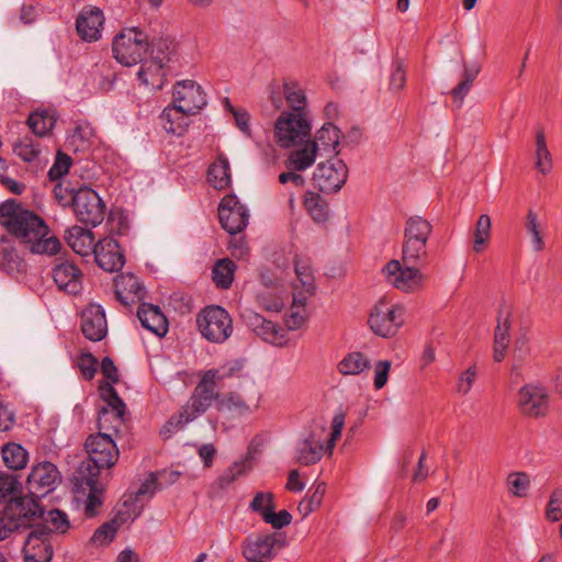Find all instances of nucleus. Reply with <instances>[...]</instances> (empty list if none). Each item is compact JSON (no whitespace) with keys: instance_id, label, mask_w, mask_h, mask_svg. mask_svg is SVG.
Instances as JSON below:
<instances>
[{"instance_id":"f257e3e1","label":"nucleus","mask_w":562,"mask_h":562,"mask_svg":"<svg viewBox=\"0 0 562 562\" xmlns=\"http://www.w3.org/2000/svg\"><path fill=\"white\" fill-rule=\"evenodd\" d=\"M0 225L23 243L32 254L53 256L61 248L59 239L49 236L48 226L42 217L13 201L0 205Z\"/></svg>"},{"instance_id":"f03ea898","label":"nucleus","mask_w":562,"mask_h":562,"mask_svg":"<svg viewBox=\"0 0 562 562\" xmlns=\"http://www.w3.org/2000/svg\"><path fill=\"white\" fill-rule=\"evenodd\" d=\"M345 426V415L338 413L331 423V432L328 436L324 425H315L302 435L295 446V457L300 464H315L326 452L331 453L336 441L340 438Z\"/></svg>"},{"instance_id":"7ed1b4c3","label":"nucleus","mask_w":562,"mask_h":562,"mask_svg":"<svg viewBox=\"0 0 562 562\" xmlns=\"http://www.w3.org/2000/svg\"><path fill=\"white\" fill-rule=\"evenodd\" d=\"M86 450L89 456V462L80 468V472L83 474L85 469L88 471V475L91 481L98 480L100 470L112 468L120 456L119 448L112 438L110 432H98L91 435L86 441Z\"/></svg>"},{"instance_id":"20e7f679","label":"nucleus","mask_w":562,"mask_h":562,"mask_svg":"<svg viewBox=\"0 0 562 562\" xmlns=\"http://www.w3.org/2000/svg\"><path fill=\"white\" fill-rule=\"evenodd\" d=\"M195 322L201 336L212 344L225 342L234 330L229 313L218 305H210L201 310Z\"/></svg>"},{"instance_id":"39448f33","label":"nucleus","mask_w":562,"mask_h":562,"mask_svg":"<svg viewBox=\"0 0 562 562\" xmlns=\"http://www.w3.org/2000/svg\"><path fill=\"white\" fill-rule=\"evenodd\" d=\"M149 50L147 35L136 29H125L116 34L112 42L114 58L123 66H133L143 60Z\"/></svg>"},{"instance_id":"423d86ee","label":"nucleus","mask_w":562,"mask_h":562,"mask_svg":"<svg viewBox=\"0 0 562 562\" xmlns=\"http://www.w3.org/2000/svg\"><path fill=\"white\" fill-rule=\"evenodd\" d=\"M311 122L306 113L283 111L274 123L277 143L289 148L305 142L311 134Z\"/></svg>"},{"instance_id":"0eeeda50","label":"nucleus","mask_w":562,"mask_h":562,"mask_svg":"<svg viewBox=\"0 0 562 562\" xmlns=\"http://www.w3.org/2000/svg\"><path fill=\"white\" fill-rule=\"evenodd\" d=\"M368 322L374 334L391 337L404 324V307L382 297L372 308Z\"/></svg>"},{"instance_id":"6e6552de","label":"nucleus","mask_w":562,"mask_h":562,"mask_svg":"<svg viewBox=\"0 0 562 562\" xmlns=\"http://www.w3.org/2000/svg\"><path fill=\"white\" fill-rule=\"evenodd\" d=\"M214 373H203L194 387L188 402L182 406V417L186 422H193L207 412L220 397L217 385L213 382Z\"/></svg>"},{"instance_id":"1a4fd4ad","label":"nucleus","mask_w":562,"mask_h":562,"mask_svg":"<svg viewBox=\"0 0 562 562\" xmlns=\"http://www.w3.org/2000/svg\"><path fill=\"white\" fill-rule=\"evenodd\" d=\"M72 209L77 220L86 225L95 227L104 220V202L98 192L87 186L79 187L72 195Z\"/></svg>"},{"instance_id":"9d476101","label":"nucleus","mask_w":562,"mask_h":562,"mask_svg":"<svg viewBox=\"0 0 562 562\" xmlns=\"http://www.w3.org/2000/svg\"><path fill=\"white\" fill-rule=\"evenodd\" d=\"M420 265H404L402 260H391L383 269L387 282L405 293H415L424 288L426 277Z\"/></svg>"},{"instance_id":"9b49d317","label":"nucleus","mask_w":562,"mask_h":562,"mask_svg":"<svg viewBox=\"0 0 562 562\" xmlns=\"http://www.w3.org/2000/svg\"><path fill=\"white\" fill-rule=\"evenodd\" d=\"M100 392L106 405L99 411V428L102 432L116 434L124 425L126 405L111 384L101 385Z\"/></svg>"},{"instance_id":"f8f14e48","label":"nucleus","mask_w":562,"mask_h":562,"mask_svg":"<svg viewBox=\"0 0 562 562\" xmlns=\"http://www.w3.org/2000/svg\"><path fill=\"white\" fill-rule=\"evenodd\" d=\"M285 541L276 533H259L241 543V555L246 562H270L277 558Z\"/></svg>"},{"instance_id":"ddd939ff","label":"nucleus","mask_w":562,"mask_h":562,"mask_svg":"<svg viewBox=\"0 0 562 562\" xmlns=\"http://www.w3.org/2000/svg\"><path fill=\"white\" fill-rule=\"evenodd\" d=\"M61 481L57 467L49 461L34 463L26 477V488L30 495L42 498L56 490Z\"/></svg>"},{"instance_id":"4468645a","label":"nucleus","mask_w":562,"mask_h":562,"mask_svg":"<svg viewBox=\"0 0 562 562\" xmlns=\"http://www.w3.org/2000/svg\"><path fill=\"white\" fill-rule=\"evenodd\" d=\"M35 498L32 495L14 496L9 499L3 508L9 520L13 522L15 530L33 528L34 521L43 516L44 512Z\"/></svg>"},{"instance_id":"2eb2a0df","label":"nucleus","mask_w":562,"mask_h":562,"mask_svg":"<svg viewBox=\"0 0 562 562\" xmlns=\"http://www.w3.org/2000/svg\"><path fill=\"white\" fill-rule=\"evenodd\" d=\"M24 562H48L53 557L52 531L44 525L34 526L23 543Z\"/></svg>"},{"instance_id":"dca6fc26","label":"nucleus","mask_w":562,"mask_h":562,"mask_svg":"<svg viewBox=\"0 0 562 562\" xmlns=\"http://www.w3.org/2000/svg\"><path fill=\"white\" fill-rule=\"evenodd\" d=\"M173 104L182 113L194 115L206 105V94L193 80L177 81L173 86Z\"/></svg>"},{"instance_id":"f3484780","label":"nucleus","mask_w":562,"mask_h":562,"mask_svg":"<svg viewBox=\"0 0 562 562\" xmlns=\"http://www.w3.org/2000/svg\"><path fill=\"white\" fill-rule=\"evenodd\" d=\"M348 177V168L340 159H331L317 165L313 180L315 186L323 192H337L345 184Z\"/></svg>"},{"instance_id":"a211bd4d","label":"nucleus","mask_w":562,"mask_h":562,"mask_svg":"<svg viewBox=\"0 0 562 562\" xmlns=\"http://www.w3.org/2000/svg\"><path fill=\"white\" fill-rule=\"evenodd\" d=\"M218 217L223 228L233 235L241 232L247 226L249 213L236 195L228 194L220 203Z\"/></svg>"},{"instance_id":"6ab92c4d","label":"nucleus","mask_w":562,"mask_h":562,"mask_svg":"<svg viewBox=\"0 0 562 562\" xmlns=\"http://www.w3.org/2000/svg\"><path fill=\"white\" fill-rule=\"evenodd\" d=\"M241 318L245 325L262 340L274 346H282L285 342L282 328L278 327L271 321H267L257 312L246 310L243 312Z\"/></svg>"},{"instance_id":"aec40b11","label":"nucleus","mask_w":562,"mask_h":562,"mask_svg":"<svg viewBox=\"0 0 562 562\" xmlns=\"http://www.w3.org/2000/svg\"><path fill=\"white\" fill-rule=\"evenodd\" d=\"M549 395L544 387L526 384L518 393V405L521 412L530 417H542L548 409Z\"/></svg>"},{"instance_id":"412c9836","label":"nucleus","mask_w":562,"mask_h":562,"mask_svg":"<svg viewBox=\"0 0 562 562\" xmlns=\"http://www.w3.org/2000/svg\"><path fill=\"white\" fill-rule=\"evenodd\" d=\"M93 255L97 265L108 272L119 271L125 263V257L117 241L111 237L99 240L94 246Z\"/></svg>"},{"instance_id":"4be33fe9","label":"nucleus","mask_w":562,"mask_h":562,"mask_svg":"<svg viewBox=\"0 0 562 562\" xmlns=\"http://www.w3.org/2000/svg\"><path fill=\"white\" fill-rule=\"evenodd\" d=\"M81 330L91 341L102 340L108 333L105 312L99 304H90L81 314Z\"/></svg>"},{"instance_id":"5701e85b","label":"nucleus","mask_w":562,"mask_h":562,"mask_svg":"<svg viewBox=\"0 0 562 562\" xmlns=\"http://www.w3.org/2000/svg\"><path fill=\"white\" fill-rule=\"evenodd\" d=\"M104 16L97 7H86L82 9L76 21L78 35L86 42L98 41L101 36Z\"/></svg>"},{"instance_id":"b1692460","label":"nucleus","mask_w":562,"mask_h":562,"mask_svg":"<svg viewBox=\"0 0 562 562\" xmlns=\"http://www.w3.org/2000/svg\"><path fill=\"white\" fill-rule=\"evenodd\" d=\"M116 300L125 306L139 302L145 297V288L133 273H123L114 279Z\"/></svg>"},{"instance_id":"393cba45","label":"nucleus","mask_w":562,"mask_h":562,"mask_svg":"<svg viewBox=\"0 0 562 562\" xmlns=\"http://www.w3.org/2000/svg\"><path fill=\"white\" fill-rule=\"evenodd\" d=\"M53 279L60 291L78 294L82 289L81 271L71 262L64 261L53 268Z\"/></svg>"},{"instance_id":"a878e982","label":"nucleus","mask_w":562,"mask_h":562,"mask_svg":"<svg viewBox=\"0 0 562 562\" xmlns=\"http://www.w3.org/2000/svg\"><path fill=\"white\" fill-rule=\"evenodd\" d=\"M137 317L144 328L158 337H164L167 334L168 322L159 306L143 303L138 307Z\"/></svg>"},{"instance_id":"bb28decb","label":"nucleus","mask_w":562,"mask_h":562,"mask_svg":"<svg viewBox=\"0 0 562 562\" xmlns=\"http://www.w3.org/2000/svg\"><path fill=\"white\" fill-rule=\"evenodd\" d=\"M510 326L509 311L501 310L497 316V326L494 331L493 358L495 362H502L506 357L510 337Z\"/></svg>"},{"instance_id":"cd10ccee","label":"nucleus","mask_w":562,"mask_h":562,"mask_svg":"<svg viewBox=\"0 0 562 562\" xmlns=\"http://www.w3.org/2000/svg\"><path fill=\"white\" fill-rule=\"evenodd\" d=\"M142 65L137 71V78L142 85L150 90H160L165 82V65L149 58L140 61Z\"/></svg>"},{"instance_id":"c85d7f7f","label":"nucleus","mask_w":562,"mask_h":562,"mask_svg":"<svg viewBox=\"0 0 562 562\" xmlns=\"http://www.w3.org/2000/svg\"><path fill=\"white\" fill-rule=\"evenodd\" d=\"M340 131L333 124L327 123L317 131L315 138L308 140L312 146H315L316 151L322 154L335 153L339 145Z\"/></svg>"},{"instance_id":"c756f323","label":"nucleus","mask_w":562,"mask_h":562,"mask_svg":"<svg viewBox=\"0 0 562 562\" xmlns=\"http://www.w3.org/2000/svg\"><path fill=\"white\" fill-rule=\"evenodd\" d=\"M187 116L189 114L182 113L176 104L169 105L164 109L160 114L162 128L172 135H182L188 126Z\"/></svg>"},{"instance_id":"7c9ffc66","label":"nucleus","mask_w":562,"mask_h":562,"mask_svg":"<svg viewBox=\"0 0 562 562\" xmlns=\"http://www.w3.org/2000/svg\"><path fill=\"white\" fill-rule=\"evenodd\" d=\"M150 58L168 66L178 60V43L171 37H161L151 43Z\"/></svg>"},{"instance_id":"2f4dec72","label":"nucleus","mask_w":562,"mask_h":562,"mask_svg":"<svg viewBox=\"0 0 562 562\" xmlns=\"http://www.w3.org/2000/svg\"><path fill=\"white\" fill-rule=\"evenodd\" d=\"M67 239L71 249L80 256L85 257L94 252V235L89 229L74 226L69 231Z\"/></svg>"},{"instance_id":"473e14b6","label":"nucleus","mask_w":562,"mask_h":562,"mask_svg":"<svg viewBox=\"0 0 562 562\" xmlns=\"http://www.w3.org/2000/svg\"><path fill=\"white\" fill-rule=\"evenodd\" d=\"M432 233V225L430 222L422 216L415 215L406 220L403 238L408 240H418V243L427 241Z\"/></svg>"},{"instance_id":"72a5a7b5","label":"nucleus","mask_w":562,"mask_h":562,"mask_svg":"<svg viewBox=\"0 0 562 562\" xmlns=\"http://www.w3.org/2000/svg\"><path fill=\"white\" fill-rule=\"evenodd\" d=\"M207 180L216 190H224L231 186L229 162L224 156L220 155L209 167Z\"/></svg>"},{"instance_id":"f704fd0d","label":"nucleus","mask_w":562,"mask_h":562,"mask_svg":"<svg viewBox=\"0 0 562 562\" xmlns=\"http://www.w3.org/2000/svg\"><path fill=\"white\" fill-rule=\"evenodd\" d=\"M317 155L319 154L316 151L315 146H312L307 140L301 149L290 153L285 160V167L288 170L304 171L315 162Z\"/></svg>"},{"instance_id":"c9c22d12","label":"nucleus","mask_w":562,"mask_h":562,"mask_svg":"<svg viewBox=\"0 0 562 562\" xmlns=\"http://www.w3.org/2000/svg\"><path fill=\"white\" fill-rule=\"evenodd\" d=\"M307 296L302 292L293 293V302L288 315L285 316V326L289 330L301 328L307 319L306 312Z\"/></svg>"},{"instance_id":"e433bc0d","label":"nucleus","mask_w":562,"mask_h":562,"mask_svg":"<svg viewBox=\"0 0 562 562\" xmlns=\"http://www.w3.org/2000/svg\"><path fill=\"white\" fill-rule=\"evenodd\" d=\"M535 168L543 176L549 175L553 168L552 155L547 146L543 130L536 132Z\"/></svg>"},{"instance_id":"4c0bfd02","label":"nucleus","mask_w":562,"mask_h":562,"mask_svg":"<svg viewBox=\"0 0 562 562\" xmlns=\"http://www.w3.org/2000/svg\"><path fill=\"white\" fill-rule=\"evenodd\" d=\"M2 460L11 470H22L29 462V452L20 443L8 442L1 449Z\"/></svg>"},{"instance_id":"58836bf2","label":"nucleus","mask_w":562,"mask_h":562,"mask_svg":"<svg viewBox=\"0 0 562 562\" xmlns=\"http://www.w3.org/2000/svg\"><path fill=\"white\" fill-rule=\"evenodd\" d=\"M428 257L427 245L403 238L401 260L404 265H423Z\"/></svg>"},{"instance_id":"ea45409f","label":"nucleus","mask_w":562,"mask_h":562,"mask_svg":"<svg viewBox=\"0 0 562 562\" xmlns=\"http://www.w3.org/2000/svg\"><path fill=\"white\" fill-rule=\"evenodd\" d=\"M283 94L292 109V113H306V95L296 81L285 80L283 83Z\"/></svg>"},{"instance_id":"a19ab883","label":"nucleus","mask_w":562,"mask_h":562,"mask_svg":"<svg viewBox=\"0 0 562 562\" xmlns=\"http://www.w3.org/2000/svg\"><path fill=\"white\" fill-rule=\"evenodd\" d=\"M370 368L369 359L361 352H350L338 363V371L344 375H356Z\"/></svg>"},{"instance_id":"79ce46f5","label":"nucleus","mask_w":562,"mask_h":562,"mask_svg":"<svg viewBox=\"0 0 562 562\" xmlns=\"http://www.w3.org/2000/svg\"><path fill=\"white\" fill-rule=\"evenodd\" d=\"M235 270L236 265L233 260L228 258L217 260L212 270L216 286L228 289L233 283Z\"/></svg>"},{"instance_id":"37998d69","label":"nucleus","mask_w":562,"mask_h":562,"mask_svg":"<svg viewBox=\"0 0 562 562\" xmlns=\"http://www.w3.org/2000/svg\"><path fill=\"white\" fill-rule=\"evenodd\" d=\"M492 234V222L487 214H482L475 224L473 231V251L481 254L485 250L487 243L491 239Z\"/></svg>"},{"instance_id":"c03bdc74","label":"nucleus","mask_w":562,"mask_h":562,"mask_svg":"<svg viewBox=\"0 0 562 562\" xmlns=\"http://www.w3.org/2000/svg\"><path fill=\"white\" fill-rule=\"evenodd\" d=\"M304 206L316 223H324L328 218L326 201L315 192H307L304 196Z\"/></svg>"},{"instance_id":"a18cd8bd","label":"nucleus","mask_w":562,"mask_h":562,"mask_svg":"<svg viewBox=\"0 0 562 562\" xmlns=\"http://www.w3.org/2000/svg\"><path fill=\"white\" fill-rule=\"evenodd\" d=\"M295 273L299 284H295L294 292H302L307 297L312 296L315 291L314 276L310 265L305 261H295Z\"/></svg>"},{"instance_id":"49530a36","label":"nucleus","mask_w":562,"mask_h":562,"mask_svg":"<svg viewBox=\"0 0 562 562\" xmlns=\"http://www.w3.org/2000/svg\"><path fill=\"white\" fill-rule=\"evenodd\" d=\"M55 122V116L48 111H34L27 119L29 127L37 136H44L49 133Z\"/></svg>"},{"instance_id":"de8ad7c7","label":"nucleus","mask_w":562,"mask_h":562,"mask_svg":"<svg viewBox=\"0 0 562 562\" xmlns=\"http://www.w3.org/2000/svg\"><path fill=\"white\" fill-rule=\"evenodd\" d=\"M86 484L89 486L90 492L83 501V513L88 518H92L99 514L102 505V492L97 487L98 480L91 481L90 476L83 475Z\"/></svg>"},{"instance_id":"09e8293b","label":"nucleus","mask_w":562,"mask_h":562,"mask_svg":"<svg viewBox=\"0 0 562 562\" xmlns=\"http://www.w3.org/2000/svg\"><path fill=\"white\" fill-rule=\"evenodd\" d=\"M506 487L510 495L524 498L530 488V477L526 472H512L506 477Z\"/></svg>"},{"instance_id":"8fccbe9b","label":"nucleus","mask_w":562,"mask_h":562,"mask_svg":"<svg viewBox=\"0 0 562 562\" xmlns=\"http://www.w3.org/2000/svg\"><path fill=\"white\" fill-rule=\"evenodd\" d=\"M14 153L26 162H36L40 161L42 148L40 143L30 137H24L15 144Z\"/></svg>"},{"instance_id":"3c124183","label":"nucleus","mask_w":562,"mask_h":562,"mask_svg":"<svg viewBox=\"0 0 562 562\" xmlns=\"http://www.w3.org/2000/svg\"><path fill=\"white\" fill-rule=\"evenodd\" d=\"M244 361L240 359L229 361L217 369L206 370L204 373H214L213 382L218 385L225 379L241 376Z\"/></svg>"},{"instance_id":"603ef678","label":"nucleus","mask_w":562,"mask_h":562,"mask_svg":"<svg viewBox=\"0 0 562 562\" xmlns=\"http://www.w3.org/2000/svg\"><path fill=\"white\" fill-rule=\"evenodd\" d=\"M93 136V128L89 123H78L72 133L69 135V143L76 147V150L85 149L91 137Z\"/></svg>"},{"instance_id":"864d4df0","label":"nucleus","mask_w":562,"mask_h":562,"mask_svg":"<svg viewBox=\"0 0 562 562\" xmlns=\"http://www.w3.org/2000/svg\"><path fill=\"white\" fill-rule=\"evenodd\" d=\"M249 509L260 515H263L271 509H276L274 495L271 492H257L249 503Z\"/></svg>"},{"instance_id":"5fc2aeb1","label":"nucleus","mask_w":562,"mask_h":562,"mask_svg":"<svg viewBox=\"0 0 562 562\" xmlns=\"http://www.w3.org/2000/svg\"><path fill=\"white\" fill-rule=\"evenodd\" d=\"M525 227L527 234L530 236L532 249L535 251H541L544 248V241L539 229L537 214L533 211L528 212Z\"/></svg>"},{"instance_id":"6e6d98bb","label":"nucleus","mask_w":562,"mask_h":562,"mask_svg":"<svg viewBox=\"0 0 562 562\" xmlns=\"http://www.w3.org/2000/svg\"><path fill=\"white\" fill-rule=\"evenodd\" d=\"M82 376L90 381L94 378L98 371V359L88 351H82L77 360Z\"/></svg>"},{"instance_id":"4d7b16f0","label":"nucleus","mask_w":562,"mask_h":562,"mask_svg":"<svg viewBox=\"0 0 562 562\" xmlns=\"http://www.w3.org/2000/svg\"><path fill=\"white\" fill-rule=\"evenodd\" d=\"M71 162V158L68 155L59 151L56 155L55 161L48 171L49 180H60L63 176L68 173Z\"/></svg>"},{"instance_id":"13d9d810","label":"nucleus","mask_w":562,"mask_h":562,"mask_svg":"<svg viewBox=\"0 0 562 562\" xmlns=\"http://www.w3.org/2000/svg\"><path fill=\"white\" fill-rule=\"evenodd\" d=\"M477 376L476 364L470 366L467 370L462 371L457 381L456 391L461 395L470 393Z\"/></svg>"},{"instance_id":"bf43d9fd","label":"nucleus","mask_w":562,"mask_h":562,"mask_svg":"<svg viewBox=\"0 0 562 562\" xmlns=\"http://www.w3.org/2000/svg\"><path fill=\"white\" fill-rule=\"evenodd\" d=\"M546 517L550 521H559L562 519V488H555L549 498Z\"/></svg>"},{"instance_id":"052dcab7","label":"nucleus","mask_w":562,"mask_h":562,"mask_svg":"<svg viewBox=\"0 0 562 562\" xmlns=\"http://www.w3.org/2000/svg\"><path fill=\"white\" fill-rule=\"evenodd\" d=\"M20 486V482L13 474L0 472V501L12 498Z\"/></svg>"},{"instance_id":"680f3d73","label":"nucleus","mask_w":562,"mask_h":562,"mask_svg":"<svg viewBox=\"0 0 562 562\" xmlns=\"http://www.w3.org/2000/svg\"><path fill=\"white\" fill-rule=\"evenodd\" d=\"M263 521L271 525L274 529H282L292 522V515L285 509L279 513H276V509H271L263 515Z\"/></svg>"},{"instance_id":"e2e57ef3","label":"nucleus","mask_w":562,"mask_h":562,"mask_svg":"<svg viewBox=\"0 0 562 562\" xmlns=\"http://www.w3.org/2000/svg\"><path fill=\"white\" fill-rule=\"evenodd\" d=\"M77 192L78 188L68 182L58 181L54 187V195L63 206L72 205V195Z\"/></svg>"},{"instance_id":"0e129e2a","label":"nucleus","mask_w":562,"mask_h":562,"mask_svg":"<svg viewBox=\"0 0 562 562\" xmlns=\"http://www.w3.org/2000/svg\"><path fill=\"white\" fill-rule=\"evenodd\" d=\"M222 405L228 411L236 412L237 414L245 415L251 412L250 406L246 401L236 393H229L222 402Z\"/></svg>"},{"instance_id":"69168bd1","label":"nucleus","mask_w":562,"mask_h":562,"mask_svg":"<svg viewBox=\"0 0 562 562\" xmlns=\"http://www.w3.org/2000/svg\"><path fill=\"white\" fill-rule=\"evenodd\" d=\"M46 521H48L55 531L59 533L67 532L70 527L67 514L59 509L49 510L46 517Z\"/></svg>"},{"instance_id":"338daca9","label":"nucleus","mask_w":562,"mask_h":562,"mask_svg":"<svg viewBox=\"0 0 562 562\" xmlns=\"http://www.w3.org/2000/svg\"><path fill=\"white\" fill-rule=\"evenodd\" d=\"M258 302L268 312H280L285 305V299L280 292L276 293L273 297H270L268 293H261L258 295Z\"/></svg>"},{"instance_id":"774afa93","label":"nucleus","mask_w":562,"mask_h":562,"mask_svg":"<svg viewBox=\"0 0 562 562\" xmlns=\"http://www.w3.org/2000/svg\"><path fill=\"white\" fill-rule=\"evenodd\" d=\"M116 533V527L113 522H106L100 526L93 533L91 541L98 546H103L113 540Z\"/></svg>"}]
</instances>
